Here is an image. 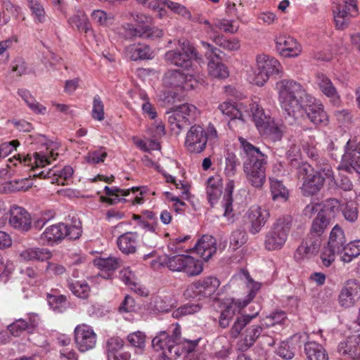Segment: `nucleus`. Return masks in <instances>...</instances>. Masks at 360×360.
I'll list each match as a JSON object with an SVG mask.
<instances>
[{
    "instance_id": "2eb2a0df",
    "label": "nucleus",
    "mask_w": 360,
    "mask_h": 360,
    "mask_svg": "<svg viewBox=\"0 0 360 360\" xmlns=\"http://www.w3.org/2000/svg\"><path fill=\"white\" fill-rule=\"evenodd\" d=\"M220 285L219 279L214 276H208L198 280L189 285L184 295L188 297L211 296Z\"/></svg>"
},
{
    "instance_id": "0e129e2a",
    "label": "nucleus",
    "mask_w": 360,
    "mask_h": 360,
    "mask_svg": "<svg viewBox=\"0 0 360 360\" xmlns=\"http://www.w3.org/2000/svg\"><path fill=\"white\" fill-rule=\"evenodd\" d=\"M218 109L220 112L230 117L231 120L238 119L240 112L237 110L236 104L230 101H224L219 105Z\"/></svg>"
},
{
    "instance_id": "774afa93",
    "label": "nucleus",
    "mask_w": 360,
    "mask_h": 360,
    "mask_svg": "<svg viewBox=\"0 0 360 360\" xmlns=\"http://www.w3.org/2000/svg\"><path fill=\"white\" fill-rule=\"evenodd\" d=\"M287 319L286 314L283 311H277L266 316L263 321L267 327L283 323Z\"/></svg>"
},
{
    "instance_id": "e433bc0d",
    "label": "nucleus",
    "mask_w": 360,
    "mask_h": 360,
    "mask_svg": "<svg viewBox=\"0 0 360 360\" xmlns=\"http://www.w3.org/2000/svg\"><path fill=\"white\" fill-rule=\"evenodd\" d=\"M346 244V238L343 230L335 225L330 231L328 247L340 253Z\"/></svg>"
},
{
    "instance_id": "dca6fc26",
    "label": "nucleus",
    "mask_w": 360,
    "mask_h": 360,
    "mask_svg": "<svg viewBox=\"0 0 360 360\" xmlns=\"http://www.w3.org/2000/svg\"><path fill=\"white\" fill-rule=\"evenodd\" d=\"M74 335L76 346L80 352H85L96 346L97 335L91 326L79 324L74 330Z\"/></svg>"
},
{
    "instance_id": "603ef678",
    "label": "nucleus",
    "mask_w": 360,
    "mask_h": 360,
    "mask_svg": "<svg viewBox=\"0 0 360 360\" xmlns=\"http://www.w3.org/2000/svg\"><path fill=\"white\" fill-rule=\"evenodd\" d=\"M27 6L32 11V15L35 22L43 23L46 15L41 0H27Z\"/></svg>"
},
{
    "instance_id": "09e8293b",
    "label": "nucleus",
    "mask_w": 360,
    "mask_h": 360,
    "mask_svg": "<svg viewBox=\"0 0 360 360\" xmlns=\"http://www.w3.org/2000/svg\"><path fill=\"white\" fill-rule=\"evenodd\" d=\"M185 117L180 112H178L177 108L169 116L168 122L171 129L176 134H179L182 129L190 124Z\"/></svg>"
},
{
    "instance_id": "8fccbe9b",
    "label": "nucleus",
    "mask_w": 360,
    "mask_h": 360,
    "mask_svg": "<svg viewBox=\"0 0 360 360\" xmlns=\"http://www.w3.org/2000/svg\"><path fill=\"white\" fill-rule=\"evenodd\" d=\"M68 288L81 299H86L90 294V287L84 281H68Z\"/></svg>"
},
{
    "instance_id": "2f4dec72",
    "label": "nucleus",
    "mask_w": 360,
    "mask_h": 360,
    "mask_svg": "<svg viewBox=\"0 0 360 360\" xmlns=\"http://www.w3.org/2000/svg\"><path fill=\"white\" fill-rule=\"evenodd\" d=\"M304 353L307 360H328V354L326 349L315 341L304 344Z\"/></svg>"
},
{
    "instance_id": "79ce46f5",
    "label": "nucleus",
    "mask_w": 360,
    "mask_h": 360,
    "mask_svg": "<svg viewBox=\"0 0 360 360\" xmlns=\"http://www.w3.org/2000/svg\"><path fill=\"white\" fill-rule=\"evenodd\" d=\"M46 300L49 307L56 312H63L66 309L67 299L65 295H59L57 290H51L46 294Z\"/></svg>"
},
{
    "instance_id": "aec40b11",
    "label": "nucleus",
    "mask_w": 360,
    "mask_h": 360,
    "mask_svg": "<svg viewBox=\"0 0 360 360\" xmlns=\"http://www.w3.org/2000/svg\"><path fill=\"white\" fill-rule=\"evenodd\" d=\"M321 243V238L308 234L295 250L294 258L297 262L311 258L319 252Z\"/></svg>"
},
{
    "instance_id": "bb28decb",
    "label": "nucleus",
    "mask_w": 360,
    "mask_h": 360,
    "mask_svg": "<svg viewBox=\"0 0 360 360\" xmlns=\"http://www.w3.org/2000/svg\"><path fill=\"white\" fill-rule=\"evenodd\" d=\"M217 240L210 235H204L195 243V252L204 260H208L217 251Z\"/></svg>"
},
{
    "instance_id": "0eeeda50",
    "label": "nucleus",
    "mask_w": 360,
    "mask_h": 360,
    "mask_svg": "<svg viewBox=\"0 0 360 360\" xmlns=\"http://www.w3.org/2000/svg\"><path fill=\"white\" fill-rule=\"evenodd\" d=\"M256 62L257 72L251 82L257 86H263L271 75H279L283 72L281 64L274 57L264 54L259 55Z\"/></svg>"
},
{
    "instance_id": "4be33fe9",
    "label": "nucleus",
    "mask_w": 360,
    "mask_h": 360,
    "mask_svg": "<svg viewBox=\"0 0 360 360\" xmlns=\"http://www.w3.org/2000/svg\"><path fill=\"white\" fill-rule=\"evenodd\" d=\"M9 224L15 229L27 231L31 228V216L23 207L13 205L10 210Z\"/></svg>"
},
{
    "instance_id": "a878e982",
    "label": "nucleus",
    "mask_w": 360,
    "mask_h": 360,
    "mask_svg": "<svg viewBox=\"0 0 360 360\" xmlns=\"http://www.w3.org/2000/svg\"><path fill=\"white\" fill-rule=\"evenodd\" d=\"M263 328L261 325H252L248 327L243 333L241 338L238 341L236 347L238 350L241 352L247 351L252 347L262 335Z\"/></svg>"
},
{
    "instance_id": "c756f323",
    "label": "nucleus",
    "mask_w": 360,
    "mask_h": 360,
    "mask_svg": "<svg viewBox=\"0 0 360 360\" xmlns=\"http://www.w3.org/2000/svg\"><path fill=\"white\" fill-rule=\"evenodd\" d=\"M235 188V182L229 179L225 187V192L222 200V207H224V216L228 221L233 223L235 221V214L233 213V192Z\"/></svg>"
},
{
    "instance_id": "c03bdc74",
    "label": "nucleus",
    "mask_w": 360,
    "mask_h": 360,
    "mask_svg": "<svg viewBox=\"0 0 360 360\" xmlns=\"http://www.w3.org/2000/svg\"><path fill=\"white\" fill-rule=\"evenodd\" d=\"M122 260L116 257H98L94 260V264L99 269L105 271H114L120 267Z\"/></svg>"
},
{
    "instance_id": "412c9836",
    "label": "nucleus",
    "mask_w": 360,
    "mask_h": 360,
    "mask_svg": "<svg viewBox=\"0 0 360 360\" xmlns=\"http://www.w3.org/2000/svg\"><path fill=\"white\" fill-rule=\"evenodd\" d=\"M275 42L277 51L285 58L296 57L302 52L300 44L289 35L279 34L276 37Z\"/></svg>"
},
{
    "instance_id": "f03ea898",
    "label": "nucleus",
    "mask_w": 360,
    "mask_h": 360,
    "mask_svg": "<svg viewBox=\"0 0 360 360\" xmlns=\"http://www.w3.org/2000/svg\"><path fill=\"white\" fill-rule=\"evenodd\" d=\"M243 161V170L249 184L257 189H261L266 182V170L268 157L259 148L247 139L238 138Z\"/></svg>"
},
{
    "instance_id": "680f3d73",
    "label": "nucleus",
    "mask_w": 360,
    "mask_h": 360,
    "mask_svg": "<svg viewBox=\"0 0 360 360\" xmlns=\"http://www.w3.org/2000/svg\"><path fill=\"white\" fill-rule=\"evenodd\" d=\"M91 18L95 23L101 26H108L113 19L110 13L100 9L94 10L91 13Z\"/></svg>"
},
{
    "instance_id": "39448f33",
    "label": "nucleus",
    "mask_w": 360,
    "mask_h": 360,
    "mask_svg": "<svg viewBox=\"0 0 360 360\" xmlns=\"http://www.w3.org/2000/svg\"><path fill=\"white\" fill-rule=\"evenodd\" d=\"M161 264L172 272H181L188 276H198L203 270L200 260L185 255H165L161 260Z\"/></svg>"
},
{
    "instance_id": "393cba45",
    "label": "nucleus",
    "mask_w": 360,
    "mask_h": 360,
    "mask_svg": "<svg viewBox=\"0 0 360 360\" xmlns=\"http://www.w3.org/2000/svg\"><path fill=\"white\" fill-rule=\"evenodd\" d=\"M72 167L65 166L61 170L53 168L49 169L46 172L42 171L38 174H34V176H38L41 179H50L51 184L64 186L68 184L67 181L72 178Z\"/></svg>"
},
{
    "instance_id": "6e6552de",
    "label": "nucleus",
    "mask_w": 360,
    "mask_h": 360,
    "mask_svg": "<svg viewBox=\"0 0 360 360\" xmlns=\"http://www.w3.org/2000/svg\"><path fill=\"white\" fill-rule=\"evenodd\" d=\"M134 20L138 23L137 27L132 24L127 23L124 28L133 37H139L146 39H158L163 36V31L156 27H150L151 18L143 14L137 13L134 16Z\"/></svg>"
},
{
    "instance_id": "b1692460",
    "label": "nucleus",
    "mask_w": 360,
    "mask_h": 360,
    "mask_svg": "<svg viewBox=\"0 0 360 360\" xmlns=\"http://www.w3.org/2000/svg\"><path fill=\"white\" fill-rule=\"evenodd\" d=\"M140 235L136 231H129L120 235L117 239L119 250L125 255L134 254L136 252Z\"/></svg>"
},
{
    "instance_id": "052dcab7",
    "label": "nucleus",
    "mask_w": 360,
    "mask_h": 360,
    "mask_svg": "<svg viewBox=\"0 0 360 360\" xmlns=\"http://www.w3.org/2000/svg\"><path fill=\"white\" fill-rule=\"evenodd\" d=\"M124 342L122 338L117 336L108 338L105 346L108 358L120 352L124 349Z\"/></svg>"
},
{
    "instance_id": "3c124183",
    "label": "nucleus",
    "mask_w": 360,
    "mask_h": 360,
    "mask_svg": "<svg viewBox=\"0 0 360 360\" xmlns=\"http://www.w3.org/2000/svg\"><path fill=\"white\" fill-rule=\"evenodd\" d=\"M173 305L166 298L161 297H153L149 303L148 309L154 314L167 313L169 311Z\"/></svg>"
},
{
    "instance_id": "473e14b6",
    "label": "nucleus",
    "mask_w": 360,
    "mask_h": 360,
    "mask_svg": "<svg viewBox=\"0 0 360 360\" xmlns=\"http://www.w3.org/2000/svg\"><path fill=\"white\" fill-rule=\"evenodd\" d=\"M125 54L131 60L150 59L152 51L148 45L131 44L126 47Z\"/></svg>"
},
{
    "instance_id": "338daca9",
    "label": "nucleus",
    "mask_w": 360,
    "mask_h": 360,
    "mask_svg": "<svg viewBox=\"0 0 360 360\" xmlns=\"http://www.w3.org/2000/svg\"><path fill=\"white\" fill-rule=\"evenodd\" d=\"M290 143L286 152V156L291 165H296L300 157V146L295 141H290Z\"/></svg>"
},
{
    "instance_id": "37998d69",
    "label": "nucleus",
    "mask_w": 360,
    "mask_h": 360,
    "mask_svg": "<svg viewBox=\"0 0 360 360\" xmlns=\"http://www.w3.org/2000/svg\"><path fill=\"white\" fill-rule=\"evenodd\" d=\"M320 205L319 212L333 221L336 214L341 210L342 205L336 198H329Z\"/></svg>"
},
{
    "instance_id": "7c9ffc66",
    "label": "nucleus",
    "mask_w": 360,
    "mask_h": 360,
    "mask_svg": "<svg viewBox=\"0 0 360 360\" xmlns=\"http://www.w3.org/2000/svg\"><path fill=\"white\" fill-rule=\"evenodd\" d=\"M206 193L210 204L213 206L222 193V180L219 176H212L207 179Z\"/></svg>"
},
{
    "instance_id": "6e6d98bb",
    "label": "nucleus",
    "mask_w": 360,
    "mask_h": 360,
    "mask_svg": "<svg viewBox=\"0 0 360 360\" xmlns=\"http://www.w3.org/2000/svg\"><path fill=\"white\" fill-rule=\"evenodd\" d=\"M211 38L217 45L228 51H236L240 46V41L236 38L226 39L221 35H214Z\"/></svg>"
},
{
    "instance_id": "7ed1b4c3",
    "label": "nucleus",
    "mask_w": 360,
    "mask_h": 360,
    "mask_svg": "<svg viewBox=\"0 0 360 360\" xmlns=\"http://www.w3.org/2000/svg\"><path fill=\"white\" fill-rule=\"evenodd\" d=\"M243 275L246 278L248 295L244 299H238L237 300H232L231 302L222 304L219 323L223 328L229 326L230 321L236 314V309H240L248 306L255 297L261 288V284L253 281L248 271L243 272Z\"/></svg>"
},
{
    "instance_id": "423d86ee",
    "label": "nucleus",
    "mask_w": 360,
    "mask_h": 360,
    "mask_svg": "<svg viewBox=\"0 0 360 360\" xmlns=\"http://www.w3.org/2000/svg\"><path fill=\"white\" fill-rule=\"evenodd\" d=\"M165 58L171 64L187 70L192 67L193 60L198 63L202 62L195 48L186 40L179 41V47L167 51Z\"/></svg>"
},
{
    "instance_id": "13d9d810",
    "label": "nucleus",
    "mask_w": 360,
    "mask_h": 360,
    "mask_svg": "<svg viewBox=\"0 0 360 360\" xmlns=\"http://www.w3.org/2000/svg\"><path fill=\"white\" fill-rule=\"evenodd\" d=\"M341 211L345 220L354 222L359 216L357 205L355 202L349 201L341 205Z\"/></svg>"
},
{
    "instance_id": "6ab92c4d",
    "label": "nucleus",
    "mask_w": 360,
    "mask_h": 360,
    "mask_svg": "<svg viewBox=\"0 0 360 360\" xmlns=\"http://www.w3.org/2000/svg\"><path fill=\"white\" fill-rule=\"evenodd\" d=\"M341 167L347 172L355 171L360 174V145L348 141L342 158Z\"/></svg>"
},
{
    "instance_id": "f8f14e48",
    "label": "nucleus",
    "mask_w": 360,
    "mask_h": 360,
    "mask_svg": "<svg viewBox=\"0 0 360 360\" xmlns=\"http://www.w3.org/2000/svg\"><path fill=\"white\" fill-rule=\"evenodd\" d=\"M207 137L205 129L199 125L191 126L185 139V148L191 153H200L205 149Z\"/></svg>"
},
{
    "instance_id": "9d476101",
    "label": "nucleus",
    "mask_w": 360,
    "mask_h": 360,
    "mask_svg": "<svg viewBox=\"0 0 360 360\" xmlns=\"http://www.w3.org/2000/svg\"><path fill=\"white\" fill-rule=\"evenodd\" d=\"M181 335L180 325L178 323L172 324L167 331L158 333L152 340V346L155 351L162 352V356L165 357L170 345L172 342H179Z\"/></svg>"
},
{
    "instance_id": "ea45409f",
    "label": "nucleus",
    "mask_w": 360,
    "mask_h": 360,
    "mask_svg": "<svg viewBox=\"0 0 360 360\" xmlns=\"http://www.w3.org/2000/svg\"><path fill=\"white\" fill-rule=\"evenodd\" d=\"M251 110L249 118L252 119L259 131L271 117L265 115L263 108L257 101H252Z\"/></svg>"
},
{
    "instance_id": "5701e85b",
    "label": "nucleus",
    "mask_w": 360,
    "mask_h": 360,
    "mask_svg": "<svg viewBox=\"0 0 360 360\" xmlns=\"http://www.w3.org/2000/svg\"><path fill=\"white\" fill-rule=\"evenodd\" d=\"M269 212L259 205H252L247 212V217L250 223V232L252 234L259 233L269 218Z\"/></svg>"
},
{
    "instance_id": "1a4fd4ad",
    "label": "nucleus",
    "mask_w": 360,
    "mask_h": 360,
    "mask_svg": "<svg viewBox=\"0 0 360 360\" xmlns=\"http://www.w3.org/2000/svg\"><path fill=\"white\" fill-rule=\"evenodd\" d=\"M201 44L207 49L205 56L209 60L207 63L209 75L219 79L227 78L229 71L228 68L220 61V50L207 42L201 41Z\"/></svg>"
},
{
    "instance_id": "de8ad7c7",
    "label": "nucleus",
    "mask_w": 360,
    "mask_h": 360,
    "mask_svg": "<svg viewBox=\"0 0 360 360\" xmlns=\"http://www.w3.org/2000/svg\"><path fill=\"white\" fill-rule=\"evenodd\" d=\"M341 260L345 263L352 262L354 258L360 255V240H354L345 244L341 252Z\"/></svg>"
},
{
    "instance_id": "4d7b16f0",
    "label": "nucleus",
    "mask_w": 360,
    "mask_h": 360,
    "mask_svg": "<svg viewBox=\"0 0 360 360\" xmlns=\"http://www.w3.org/2000/svg\"><path fill=\"white\" fill-rule=\"evenodd\" d=\"M240 165V161L237 156L231 152H228L225 155V168L224 173L226 176L232 177L236 175L237 167Z\"/></svg>"
},
{
    "instance_id": "cd10ccee",
    "label": "nucleus",
    "mask_w": 360,
    "mask_h": 360,
    "mask_svg": "<svg viewBox=\"0 0 360 360\" xmlns=\"http://www.w3.org/2000/svg\"><path fill=\"white\" fill-rule=\"evenodd\" d=\"M316 84L320 91L334 104H338L340 102V97L337 89L333 84L330 79L323 73H319L316 75Z\"/></svg>"
},
{
    "instance_id": "a211bd4d",
    "label": "nucleus",
    "mask_w": 360,
    "mask_h": 360,
    "mask_svg": "<svg viewBox=\"0 0 360 360\" xmlns=\"http://www.w3.org/2000/svg\"><path fill=\"white\" fill-rule=\"evenodd\" d=\"M360 299V283L355 279L347 281L338 295V303L344 308L353 307Z\"/></svg>"
},
{
    "instance_id": "58836bf2",
    "label": "nucleus",
    "mask_w": 360,
    "mask_h": 360,
    "mask_svg": "<svg viewBox=\"0 0 360 360\" xmlns=\"http://www.w3.org/2000/svg\"><path fill=\"white\" fill-rule=\"evenodd\" d=\"M68 22L70 26L79 32L88 33L92 31L91 25L86 14L83 13H77L69 18Z\"/></svg>"
},
{
    "instance_id": "e2e57ef3",
    "label": "nucleus",
    "mask_w": 360,
    "mask_h": 360,
    "mask_svg": "<svg viewBox=\"0 0 360 360\" xmlns=\"http://www.w3.org/2000/svg\"><path fill=\"white\" fill-rule=\"evenodd\" d=\"M91 116L97 121H103L105 119L104 104L98 95L93 98Z\"/></svg>"
},
{
    "instance_id": "5fc2aeb1",
    "label": "nucleus",
    "mask_w": 360,
    "mask_h": 360,
    "mask_svg": "<svg viewBox=\"0 0 360 360\" xmlns=\"http://www.w3.org/2000/svg\"><path fill=\"white\" fill-rule=\"evenodd\" d=\"M303 150L307 153V156L316 163L318 168L321 167L322 166L324 167L327 165V160L321 156L313 143H309L307 142L306 143H304Z\"/></svg>"
},
{
    "instance_id": "a18cd8bd",
    "label": "nucleus",
    "mask_w": 360,
    "mask_h": 360,
    "mask_svg": "<svg viewBox=\"0 0 360 360\" xmlns=\"http://www.w3.org/2000/svg\"><path fill=\"white\" fill-rule=\"evenodd\" d=\"M18 94L34 112L41 115L46 114V108L37 102L28 90L19 89Z\"/></svg>"
},
{
    "instance_id": "9b49d317",
    "label": "nucleus",
    "mask_w": 360,
    "mask_h": 360,
    "mask_svg": "<svg viewBox=\"0 0 360 360\" xmlns=\"http://www.w3.org/2000/svg\"><path fill=\"white\" fill-rule=\"evenodd\" d=\"M333 171L330 166L326 165L313 174H309L304 179L302 186V191L306 196L313 195L317 193L323 187L326 177H330Z\"/></svg>"
},
{
    "instance_id": "4468645a",
    "label": "nucleus",
    "mask_w": 360,
    "mask_h": 360,
    "mask_svg": "<svg viewBox=\"0 0 360 360\" xmlns=\"http://www.w3.org/2000/svg\"><path fill=\"white\" fill-rule=\"evenodd\" d=\"M359 14L357 0H342L334 11V21L337 28L343 30L347 27L350 19Z\"/></svg>"
},
{
    "instance_id": "f704fd0d",
    "label": "nucleus",
    "mask_w": 360,
    "mask_h": 360,
    "mask_svg": "<svg viewBox=\"0 0 360 360\" xmlns=\"http://www.w3.org/2000/svg\"><path fill=\"white\" fill-rule=\"evenodd\" d=\"M331 224L332 221L319 211L311 222L309 234L321 238L322 234L329 228Z\"/></svg>"
},
{
    "instance_id": "864d4df0",
    "label": "nucleus",
    "mask_w": 360,
    "mask_h": 360,
    "mask_svg": "<svg viewBox=\"0 0 360 360\" xmlns=\"http://www.w3.org/2000/svg\"><path fill=\"white\" fill-rule=\"evenodd\" d=\"M2 8L3 14L1 18L4 25L9 22L11 15L18 18L21 12V8L17 5H14L10 0H2Z\"/></svg>"
},
{
    "instance_id": "49530a36",
    "label": "nucleus",
    "mask_w": 360,
    "mask_h": 360,
    "mask_svg": "<svg viewBox=\"0 0 360 360\" xmlns=\"http://www.w3.org/2000/svg\"><path fill=\"white\" fill-rule=\"evenodd\" d=\"M259 131L266 134L273 142L281 141L283 136V130L281 126L276 124L272 119Z\"/></svg>"
},
{
    "instance_id": "f3484780",
    "label": "nucleus",
    "mask_w": 360,
    "mask_h": 360,
    "mask_svg": "<svg viewBox=\"0 0 360 360\" xmlns=\"http://www.w3.org/2000/svg\"><path fill=\"white\" fill-rule=\"evenodd\" d=\"M58 153H55L53 151L49 153L44 154L43 153L35 152L32 156L27 154L26 156L18 154L17 156H14L13 159H10L11 162L16 161L14 162L15 165H17L18 162L24 166L31 167L32 169L44 167L46 165H49L51 160H56Z\"/></svg>"
},
{
    "instance_id": "69168bd1",
    "label": "nucleus",
    "mask_w": 360,
    "mask_h": 360,
    "mask_svg": "<svg viewBox=\"0 0 360 360\" xmlns=\"http://www.w3.org/2000/svg\"><path fill=\"white\" fill-rule=\"evenodd\" d=\"M176 108H178V112H180V113L186 117L185 118L189 124L195 120L199 113L197 108L191 104L184 103Z\"/></svg>"
},
{
    "instance_id": "bf43d9fd",
    "label": "nucleus",
    "mask_w": 360,
    "mask_h": 360,
    "mask_svg": "<svg viewBox=\"0 0 360 360\" xmlns=\"http://www.w3.org/2000/svg\"><path fill=\"white\" fill-rule=\"evenodd\" d=\"M201 309V306L198 304L186 303L172 312V317L174 319H180L183 316L191 315L198 312Z\"/></svg>"
},
{
    "instance_id": "20e7f679",
    "label": "nucleus",
    "mask_w": 360,
    "mask_h": 360,
    "mask_svg": "<svg viewBox=\"0 0 360 360\" xmlns=\"http://www.w3.org/2000/svg\"><path fill=\"white\" fill-rule=\"evenodd\" d=\"M292 224V217L284 215L278 218L266 235L265 248L268 250L281 249L287 239Z\"/></svg>"
},
{
    "instance_id": "a19ab883",
    "label": "nucleus",
    "mask_w": 360,
    "mask_h": 360,
    "mask_svg": "<svg viewBox=\"0 0 360 360\" xmlns=\"http://www.w3.org/2000/svg\"><path fill=\"white\" fill-rule=\"evenodd\" d=\"M270 189L274 201L285 202L288 199L289 192L282 181L274 178H269Z\"/></svg>"
},
{
    "instance_id": "ddd939ff",
    "label": "nucleus",
    "mask_w": 360,
    "mask_h": 360,
    "mask_svg": "<svg viewBox=\"0 0 360 360\" xmlns=\"http://www.w3.org/2000/svg\"><path fill=\"white\" fill-rule=\"evenodd\" d=\"M163 83L169 88L180 89L186 91L193 89L197 80L193 75H185L180 70H168L164 76Z\"/></svg>"
},
{
    "instance_id": "4c0bfd02",
    "label": "nucleus",
    "mask_w": 360,
    "mask_h": 360,
    "mask_svg": "<svg viewBox=\"0 0 360 360\" xmlns=\"http://www.w3.org/2000/svg\"><path fill=\"white\" fill-rule=\"evenodd\" d=\"M260 310L259 306H257V309L255 313L251 314H242L240 316H238L231 328V335L232 338H237L238 335L240 333L242 330L249 324L252 319H255Z\"/></svg>"
},
{
    "instance_id": "72a5a7b5",
    "label": "nucleus",
    "mask_w": 360,
    "mask_h": 360,
    "mask_svg": "<svg viewBox=\"0 0 360 360\" xmlns=\"http://www.w3.org/2000/svg\"><path fill=\"white\" fill-rule=\"evenodd\" d=\"M231 353V346L225 338L218 337L214 340L211 357L226 359L230 356Z\"/></svg>"
},
{
    "instance_id": "f257e3e1",
    "label": "nucleus",
    "mask_w": 360,
    "mask_h": 360,
    "mask_svg": "<svg viewBox=\"0 0 360 360\" xmlns=\"http://www.w3.org/2000/svg\"><path fill=\"white\" fill-rule=\"evenodd\" d=\"M275 89L281 108L288 116L295 120L306 117L314 124H326L323 105L300 82L283 79L276 83Z\"/></svg>"
},
{
    "instance_id": "c85d7f7f",
    "label": "nucleus",
    "mask_w": 360,
    "mask_h": 360,
    "mask_svg": "<svg viewBox=\"0 0 360 360\" xmlns=\"http://www.w3.org/2000/svg\"><path fill=\"white\" fill-rule=\"evenodd\" d=\"M360 348V333L347 337L342 340L338 346V352L340 355L353 359L357 355Z\"/></svg>"
},
{
    "instance_id": "c9c22d12",
    "label": "nucleus",
    "mask_w": 360,
    "mask_h": 360,
    "mask_svg": "<svg viewBox=\"0 0 360 360\" xmlns=\"http://www.w3.org/2000/svg\"><path fill=\"white\" fill-rule=\"evenodd\" d=\"M65 224H58L47 227L41 235L44 243H53L64 238Z\"/></svg>"
}]
</instances>
